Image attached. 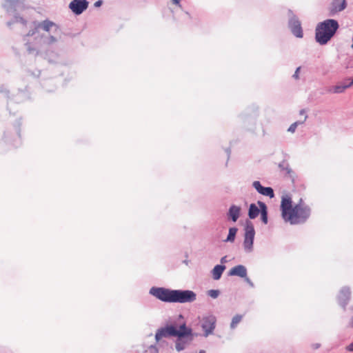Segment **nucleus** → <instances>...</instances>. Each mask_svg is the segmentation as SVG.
Instances as JSON below:
<instances>
[{"mask_svg": "<svg viewBox=\"0 0 353 353\" xmlns=\"http://www.w3.org/2000/svg\"><path fill=\"white\" fill-rule=\"evenodd\" d=\"M350 79H347L345 81H349ZM350 88L347 83V82H343L342 84L334 85L328 90V92L332 93H342L345 91V89Z\"/></svg>", "mask_w": 353, "mask_h": 353, "instance_id": "obj_26", "label": "nucleus"}, {"mask_svg": "<svg viewBox=\"0 0 353 353\" xmlns=\"http://www.w3.org/2000/svg\"><path fill=\"white\" fill-rule=\"evenodd\" d=\"M346 6V0H333L330 8V12L332 14L341 12L343 10Z\"/></svg>", "mask_w": 353, "mask_h": 353, "instance_id": "obj_19", "label": "nucleus"}, {"mask_svg": "<svg viewBox=\"0 0 353 353\" xmlns=\"http://www.w3.org/2000/svg\"><path fill=\"white\" fill-rule=\"evenodd\" d=\"M176 325L170 324L157 330L155 334V339L159 341L163 337H176Z\"/></svg>", "mask_w": 353, "mask_h": 353, "instance_id": "obj_11", "label": "nucleus"}, {"mask_svg": "<svg viewBox=\"0 0 353 353\" xmlns=\"http://www.w3.org/2000/svg\"><path fill=\"white\" fill-rule=\"evenodd\" d=\"M216 319L214 315L204 316L201 321V327L204 332V336L211 334L216 327Z\"/></svg>", "mask_w": 353, "mask_h": 353, "instance_id": "obj_10", "label": "nucleus"}, {"mask_svg": "<svg viewBox=\"0 0 353 353\" xmlns=\"http://www.w3.org/2000/svg\"><path fill=\"white\" fill-rule=\"evenodd\" d=\"M255 230L253 223L250 220H246L244 226V240L243 243L245 252L250 253L253 250Z\"/></svg>", "mask_w": 353, "mask_h": 353, "instance_id": "obj_5", "label": "nucleus"}, {"mask_svg": "<svg viewBox=\"0 0 353 353\" xmlns=\"http://www.w3.org/2000/svg\"><path fill=\"white\" fill-rule=\"evenodd\" d=\"M238 231V228L236 227H232L229 229L228 234L226 239L224 240L225 242H234L235 240V237Z\"/></svg>", "mask_w": 353, "mask_h": 353, "instance_id": "obj_29", "label": "nucleus"}, {"mask_svg": "<svg viewBox=\"0 0 353 353\" xmlns=\"http://www.w3.org/2000/svg\"><path fill=\"white\" fill-rule=\"evenodd\" d=\"M247 274V268L243 265H237L234 266L228 273V276H236L242 279L243 277H246Z\"/></svg>", "mask_w": 353, "mask_h": 353, "instance_id": "obj_17", "label": "nucleus"}, {"mask_svg": "<svg viewBox=\"0 0 353 353\" xmlns=\"http://www.w3.org/2000/svg\"><path fill=\"white\" fill-rule=\"evenodd\" d=\"M21 119H19L11 128H8L4 132L3 139L6 144H10L14 148H17L21 145Z\"/></svg>", "mask_w": 353, "mask_h": 353, "instance_id": "obj_4", "label": "nucleus"}, {"mask_svg": "<svg viewBox=\"0 0 353 353\" xmlns=\"http://www.w3.org/2000/svg\"><path fill=\"white\" fill-rule=\"evenodd\" d=\"M243 319V315L241 314H236L232 319V321L230 323V328L234 330L236 327L238 323H239Z\"/></svg>", "mask_w": 353, "mask_h": 353, "instance_id": "obj_30", "label": "nucleus"}, {"mask_svg": "<svg viewBox=\"0 0 353 353\" xmlns=\"http://www.w3.org/2000/svg\"><path fill=\"white\" fill-rule=\"evenodd\" d=\"M347 83L349 87L353 85V79L350 82H347Z\"/></svg>", "mask_w": 353, "mask_h": 353, "instance_id": "obj_44", "label": "nucleus"}, {"mask_svg": "<svg viewBox=\"0 0 353 353\" xmlns=\"http://www.w3.org/2000/svg\"><path fill=\"white\" fill-rule=\"evenodd\" d=\"M288 13L290 17L288 21L289 28L296 37L302 38L303 37V32L301 21L291 10H289Z\"/></svg>", "mask_w": 353, "mask_h": 353, "instance_id": "obj_9", "label": "nucleus"}, {"mask_svg": "<svg viewBox=\"0 0 353 353\" xmlns=\"http://www.w3.org/2000/svg\"><path fill=\"white\" fill-rule=\"evenodd\" d=\"M196 299V294L190 290H173L172 303H192Z\"/></svg>", "mask_w": 353, "mask_h": 353, "instance_id": "obj_6", "label": "nucleus"}, {"mask_svg": "<svg viewBox=\"0 0 353 353\" xmlns=\"http://www.w3.org/2000/svg\"><path fill=\"white\" fill-rule=\"evenodd\" d=\"M243 279H244V281L246 282L251 288L254 287V283L250 279L249 277H248V274H246V277H243Z\"/></svg>", "mask_w": 353, "mask_h": 353, "instance_id": "obj_33", "label": "nucleus"}, {"mask_svg": "<svg viewBox=\"0 0 353 353\" xmlns=\"http://www.w3.org/2000/svg\"><path fill=\"white\" fill-rule=\"evenodd\" d=\"M301 67L299 66L298 68H296L295 72H294V74H293L292 77L295 79H298L299 78V72L301 70Z\"/></svg>", "mask_w": 353, "mask_h": 353, "instance_id": "obj_34", "label": "nucleus"}, {"mask_svg": "<svg viewBox=\"0 0 353 353\" xmlns=\"http://www.w3.org/2000/svg\"><path fill=\"white\" fill-rule=\"evenodd\" d=\"M34 42H29L27 41L26 46L30 54H39L40 48L43 45H52L57 41L55 37L46 34H38L34 37Z\"/></svg>", "mask_w": 353, "mask_h": 353, "instance_id": "obj_3", "label": "nucleus"}, {"mask_svg": "<svg viewBox=\"0 0 353 353\" xmlns=\"http://www.w3.org/2000/svg\"><path fill=\"white\" fill-rule=\"evenodd\" d=\"M302 202L303 200L301 199L299 203L294 206V213L291 214L286 222H289L291 225H296L304 223L308 219L311 209L308 205H302Z\"/></svg>", "mask_w": 353, "mask_h": 353, "instance_id": "obj_2", "label": "nucleus"}, {"mask_svg": "<svg viewBox=\"0 0 353 353\" xmlns=\"http://www.w3.org/2000/svg\"><path fill=\"white\" fill-rule=\"evenodd\" d=\"M199 353H205V350H200V351H199Z\"/></svg>", "mask_w": 353, "mask_h": 353, "instance_id": "obj_45", "label": "nucleus"}, {"mask_svg": "<svg viewBox=\"0 0 353 353\" xmlns=\"http://www.w3.org/2000/svg\"><path fill=\"white\" fill-rule=\"evenodd\" d=\"M88 4L87 0H72L69 4V8L74 14L79 15L88 8Z\"/></svg>", "mask_w": 353, "mask_h": 353, "instance_id": "obj_14", "label": "nucleus"}, {"mask_svg": "<svg viewBox=\"0 0 353 353\" xmlns=\"http://www.w3.org/2000/svg\"><path fill=\"white\" fill-rule=\"evenodd\" d=\"M34 28L28 31V32L24 36L23 40L26 41L27 37H35L38 34H41L39 30H43L46 32H49L50 28L52 27H57L55 23L49 20L45 19L41 22L34 21H33Z\"/></svg>", "mask_w": 353, "mask_h": 353, "instance_id": "obj_7", "label": "nucleus"}, {"mask_svg": "<svg viewBox=\"0 0 353 353\" xmlns=\"http://www.w3.org/2000/svg\"><path fill=\"white\" fill-rule=\"evenodd\" d=\"M14 23H20L23 26H26L28 21L24 18L20 17L19 14H15L14 16V19L12 21L7 22V26L10 28L12 24Z\"/></svg>", "mask_w": 353, "mask_h": 353, "instance_id": "obj_28", "label": "nucleus"}, {"mask_svg": "<svg viewBox=\"0 0 353 353\" xmlns=\"http://www.w3.org/2000/svg\"><path fill=\"white\" fill-rule=\"evenodd\" d=\"M241 208L239 206L232 205L228 212V218L233 222H236L240 216Z\"/></svg>", "mask_w": 353, "mask_h": 353, "instance_id": "obj_21", "label": "nucleus"}, {"mask_svg": "<svg viewBox=\"0 0 353 353\" xmlns=\"http://www.w3.org/2000/svg\"><path fill=\"white\" fill-rule=\"evenodd\" d=\"M294 207H292V201L290 196H284L281 202L282 218L287 221L292 213H294Z\"/></svg>", "mask_w": 353, "mask_h": 353, "instance_id": "obj_12", "label": "nucleus"}, {"mask_svg": "<svg viewBox=\"0 0 353 353\" xmlns=\"http://www.w3.org/2000/svg\"><path fill=\"white\" fill-rule=\"evenodd\" d=\"M127 353H158V350L154 345H150L145 349L142 346L132 347Z\"/></svg>", "mask_w": 353, "mask_h": 353, "instance_id": "obj_20", "label": "nucleus"}, {"mask_svg": "<svg viewBox=\"0 0 353 353\" xmlns=\"http://www.w3.org/2000/svg\"><path fill=\"white\" fill-rule=\"evenodd\" d=\"M257 205L262 208V211L261 212V220L263 223L268 224V207L266 204L261 201H257Z\"/></svg>", "mask_w": 353, "mask_h": 353, "instance_id": "obj_22", "label": "nucleus"}, {"mask_svg": "<svg viewBox=\"0 0 353 353\" xmlns=\"http://www.w3.org/2000/svg\"><path fill=\"white\" fill-rule=\"evenodd\" d=\"M299 114H301V115L304 114L305 116L307 115L306 114V112H305V110L304 109L301 110L300 112H299Z\"/></svg>", "mask_w": 353, "mask_h": 353, "instance_id": "obj_42", "label": "nucleus"}, {"mask_svg": "<svg viewBox=\"0 0 353 353\" xmlns=\"http://www.w3.org/2000/svg\"><path fill=\"white\" fill-rule=\"evenodd\" d=\"M351 299V290L347 286L343 287L337 296V300L339 305L345 310Z\"/></svg>", "mask_w": 353, "mask_h": 353, "instance_id": "obj_13", "label": "nucleus"}, {"mask_svg": "<svg viewBox=\"0 0 353 353\" xmlns=\"http://www.w3.org/2000/svg\"><path fill=\"white\" fill-rule=\"evenodd\" d=\"M307 118V115H305L304 117V119L303 121H296V122L293 123L292 124H291L290 126L289 127V128L288 129V131L290 132L294 133L295 132L297 126L299 125L303 124L306 121Z\"/></svg>", "mask_w": 353, "mask_h": 353, "instance_id": "obj_31", "label": "nucleus"}, {"mask_svg": "<svg viewBox=\"0 0 353 353\" xmlns=\"http://www.w3.org/2000/svg\"><path fill=\"white\" fill-rule=\"evenodd\" d=\"M226 267L223 264L216 265L212 270V278L214 280H219L221 279L223 271Z\"/></svg>", "mask_w": 353, "mask_h": 353, "instance_id": "obj_25", "label": "nucleus"}, {"mask_svg": "<svg viewBox=\"0 0 353 353\" xmlns=\"http://www.w3.org/2000/svg\"><path fill=\"white\" fill-rule=\"evenodd\" d=\"M102 4H103V1L98 0L94 3V7H100Z\"/></svg>", "mask_w": 353, "mask_h": 353, "instance_id": "obj_36", "label": "nucleus"}, {"mask_svg": "<svg viewBox=\"0 0 353 353\" xmlns=\"http://www.w3.org/2000/svg\"><path fill=\"white\" fill-rule=\"evenodd\" d=\"M180 1L181 0H172V3L179 6H181Z\"/></svg>", "mask_w": 353, "mask_h": 353, "instance_id": "obj_38", "label": "nucleus"}, {"mask_svg": "<svg viewBox=\"0 0 353 353\" xmlns=\"http://www.w3.org/2000/svg\"><path fill=\"white\" fill-rule=\"evenodd\" d=\"M252 187L256 190V192L259 194L265 196H268L270 199H272L275 196L272 188L263 186L259 181H254L252 183Z\"/></svg>", "mask_w": 353, "mask_h": 353, "instance_id": "obj_15", "label": "nucleus"}, {"mask_svg": "<svg viewBox=\"0 0 353 353\" xmlns=\"http://www.w3.org/2000/svg\"><path fill=\"white\" fill-rule=\"evenodd\" d=\"M262 211V208L255 203H251L248 208V216L250 219H256Z\"/></svg>", "mask_w": 353, "mask_h": 353, "instance_id": "obj_23", "label": "nucleus"}, {"mask_svg": "<svg viewBox=\"0 0 353 353\" xmlns=\"http://www.w3.org/2000/svg\"><path fill=\"white\" fill-rule=\"evenodd\" d=\"M19 1L20 0H4L3 7L8 13L12 12L16 10V8L19 4Z\"/></svg>", "mask_w": 353, "mask_h": 353, "instance_id": "obj_24", "label": "nucleus"}, {"mask_svg": "<svg viewBox=\"0 0 353 353\" xmlns=\"http://www.w3.org/2000/svg\"><path fill=\"white\" fill-rule=\"evenodd\" d=\"M226 261H226V256H223V257H222V258L221 259V263H226Z\"/></svg>", "mask_w": 353, "mask_h": 353, "instance_id": "obj_41", "label": "nucleus"}, {"mask_svg": "<svg viewBox=\"0 0 353 353\" xmlns=\"http://www.w3.org/2000/svg\"><path fill=\"white\" fill-rule=\"evenodd\" d=\"M173 290L163 287H152L150 289V294L165 303H172Z\"/></svg>", "mask_w": 353, "mask_h": 353, "instance_id": "obj_8", "label": "nucleus"}, {"mask_svg": "<svg viewBox=\"0 0 353 353\" xmlns=\"http://www.w3.org/2000/svg\"><path fill=\"white\" fill-rule=\"evenodd\" d=\"M320 347V344L319 343H314V344H312V347L314 349H318L319 347Z\"/></svg>", "mask_w": 353, "mask_h": 353, "instance_id": "obj_40", "label": "nucleus"}, {"mask_svg": "<svg viewBox=\"0 0 353 353\" xmlns=\"http://www.w3.org/2000/svg\"><path fill=\"white\" fill-rule=\"evenodd\" d=\"M176 337H194L192 329L188 327L185 323L180 325L179 327H176Z\"/></svg>", "mask_w": 353, "mask_h": 353, "instance_id": "obj_18", "label": "nucleus"}, {"mask_svg": "<svg viewBox=\"0 0 353 353\" xmlns=\"http://www.w3.org/2000/svg\"><path fill=\"white\" fill-rule=\"evenodd\" d=\"M4 92L7 97H8L9 91L7 90L3 86L0 87V93Z\"/></svg>", "mask_w": 353, "mask_h": 353, "instance_id": "obj_35", "label": "nucleus"}, {"mask_svg": "<svg viewBox=\"0 0 353 353\" xmlns=\"http://www.w3.org/2000/svg\"><path fill=\"white\" fill-rule=\"evenodd\" d=\"M208 295L213 299H216L220 294V291L219 290H210L207 292Z\"/></svg>", "mask_w": 353, "mask_h": 353, "instance_id": "obj_32", "label": "nucleus"}, {"mask_svg": "<svg viewBox=\"0 0 353 353\" xmlns=\"http://www.w3.org/2000/svg\"><path fill=\"white\" fill-rule=\"evenodd\" d=\"M194 339V337H176L175 341V349L177 352H181L184 350L188 345L191 344Z\"/></svg>", "mask_w": 353, "mask_h": 353, "instance_id": "obj_16", "label": "nucleus"}, {"mask_svg": "<svg viewBox=\"0 0 353 353\" xmlns=\"http://www.w3.org/2000/svg\"><path fill=\"white\" fill-rule=\"evenodd\" d=\"M225 152H226V153H227V154H228V159H229V157H230V154H231V150H230V148H226Z\"/></svg>", "mask_w": 353, "mask_h": 353, "instance_id": "obj_39", "label": "nucleus"}, {"mask_svg": "<svg viewBox=\"0 0 353 353\" xmlns=\"http://www.w3.org/2000/svg\"><path fill=\"white\" fill-rule=\"evenodd\" d=\"M339 28L337 20L327 19L319 22L315 29V40L321 46L326 45Z\"/></svg>", "mask_w": 353, "mask_h": 353, "instance_id": "obj_1", "label": "nucleus"}, {"mask_svg": "<svg viewBox=\"0 0 353 353\" xmlns=\"http://www.w3.org/2000/svg\"><path fill=\"white\" fill-rule=\"evenodd\" d=\"M350 326L353 327V316H352L350 321Z\"/></svg>", "mask_w": 353, "mask_h": 353, "instance_id": "obj_43", "label": "nucleus"}, {"mask_svg": "<svg viewBox=\"0 0 353 353\" xmlns=\"http://www.w3.org/2000/svg\"><path fill=\"white\" fill-rule=\"evenodd\" d=\"M278 167L281 172H285L286 175L290 176L292 170L287 160L284 159L278 164Z\"/></svg>", "mask_w": 353, "mask_h": 353, "instance_id": "obj_27", "label": "nucleus"}, {"mask_svg": "<svg viewBox=\"0 0 353 353\" xmlns=\"http://www.w3.org/2000/svg\"><path fill=\"white\" fill-rule=\"evenodd\" d=\"M346 350L348 352H353V343L346 347Z\"/></svg>", "mask_w": 353, "mask_h": 353, "instance_id": "obj_37", "label": "nucleus"}]
</instances>
